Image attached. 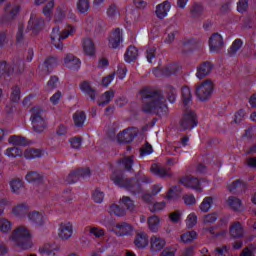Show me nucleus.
<instances>
[{
    "label": "nucleus",
    "instance_id": "obj_6",
    "mask_svg": "<svg viewBox=\"0 0 256 256\" xmlns=\"http://www.w3.org/2000/svg\"><path fill=\"white\" fill-rule=\"evenodd\" d=\"M199 124V120H197V114L189 108L184 109V114L182 119L180 120V127L183 131H191V129H195Z\"/></svg>",
    "mask_w": 256,
    "mask_h": 256
},
{
    "label": "nucleus",
    "instance_id": "obj_59",
    "mask_svg": "<svg viewBox=\"0 0 256 256\" xmlns=\"http://www.w3.org/2000/svg\"><path fill=\"white\" fill-rule=\"evenodd\" d=\"M23 41H25V26L20 24L16 33V42L22 43Z\"/></svg>",
    "mask_w": 256,
    "mask_h": 256
},
{
    "label": "nucleus",
    "instance_id": "obj_25",
    "mask_svg": "<svg viewBox=\"0 0 256 256\" xmlns=\"http://www.w3.org/2000/svg\"><path fill=\"white\" fill-rule=\"evenodd\" d=\"M230 235L234 239H239L245 235V230L240 222H234L230 226Z\"/></svg>",
    "mask_w": 256,
    "mask_h": 256
},
{
    "label": "nucleus",
    "instance_id": "obj_46",
    "mask_svg": "<svg viewBox=\"0 0 256 256\" xmlns=\"http://www.w3.org/2000/svg\"><path fill=\"white\" fill-rule=\"evenodd\" d=\"M73 119L76 127H83V123H85V119H86L85 112H82V111L76 112L73 115Z\"/></svg>",
    "mask_w": 256,
    "mask_h": 256
},
{
    "label": "nucleus",
    "instance_id": "obj_52",
    "mask_svg": "<svg viewBox=\"0 0 256 256\" xmlns=\"http://www.w3.org/2000/svg\"><path fill=\"white\" fill-rule=\"evenodd\" d=\"M218 217L219 216L217 215V213H210V214L204 215L202 223L203 225H211L215 223V221H217Z\"/></svg>",
    "mask_w": 256,
    "mask_h": 256
},
{
    "label": "nucleus",
    "instance_id": "obj_15",
    "mask_svg": "<svg viewBox=\"0 0 256 256\" xmlns=\"http://www.w3.org/2000/svg\"><path fill=\"white\" fill-rule=\"evenodd\" d=\"M165 245H167V241H165V239L160 236L153 235L150 238V251L152 253H159V251H161Z\"/></svg>",
    "mask_w": 256,
    "mask_h": 256
},
{
    "label": "nucleus",
    "instance_id": "obj_14",
    "mask_svg": "<svg viewBox=\"0 0 256 256\" xmlns=\"http://www.w3.org/2000/svg\"><path fill=\"white\" fill-rule=\"evenodd\" d=\"M150 172L153 175H156V177H160V179H167L169 177H173L171 170L158 164H152V166L150 167Z\"/></svg>",
    "mask_w": 256,
    "mask_h": 256
},
{
    "label": "nucleus",
    "instance_id": "obj_43",
    "mask_svg": "<svg viewBox=\"0 0 256 256\" xmlns=\"http://www.w3.org/2000/svg\"><path fill=\"white\" fill-rule=\"evenodd\" d=\"M13 73L11 64L7 62H0V77H9Z\"/></svg>",
    "mask_w": 256,
    "mask_h": 256
},
{
    "label": "nucleus",
    "instance_id": "obj_35",
    "mask_svg": "<svg viewBox=\"0 0 256 256\" xmlns=\"http://www.w3.org/2000/svg\"><path fill=\"white\" fill-rule=\"evenodd\" d=\"M53 9H55V1H49L42 9V13L46 20L51 21L53 19Z\"/></svg>",
    "mask_w": 256,
    "mask_h": 256
},
{
    "label": "nucleus",
    "instance_id": "obj_11",
    "mask_svg": "<svg viewBox=\"0 0 256 256\" xmlns=\"http://www.w3.org/2000/svg\"><path fill=\"white\" fill-rule=\"evenodd\" d=\"M180 183L184 185V187H188V189H194V191H198L201 193L203 191V187H201V180L193 176H185L180 180Z\"/></svg>",
    "mask_w": 256,
    "mask_h": 256
},
{
    "label": "nucleus",
    "instance_id": "obj_3",
    "mask_svg": "<svg viewBox=\"0 0 256 256\" xmlns=\"http://www.w3.org/2000/svg\"><path fill=\"white\" fill-rule=\"evenodd\" d=\"M75 31H77V28L73 25H67L62 31L59 27H54L51 33L52 45L59 51H63L62 41L71 37V35H75Z\"/></svg>",
    "mask_w": 256,
    "mask_h": 256
},
{
    "label": "nucleus",
    "instance_id": "obj_7",
    "mask_svg": "<svg viewBox=\"0 0 256 256\" xmlns=\"http://www.w3.org/2000/svg\"><path fill=\"white\" fill-rule=\"evenodd\" d=\"M213 94V82L205 80L196 86V97L199 101H207L211 99Z\"/></svg>",
    "mask_w": 256,
    "mask_h": 256
},
{
    "label": "nucleus",
    "instance_id": "obj_37",
    "mask_svg": "<svg viewBox=\"0 0 256 256\" xmlns=\"http://www.w3.org/2000/svg\"><path fill=\"white\" fill-rule=\"evenodd\" d=\"M197 237L198 234L195 231H187L180 236V241L182 243H193Z\"/></svg>",
    "mask_w": 256,
    "mask_h": 256
},
{
    "label": "nucleus",
    "instance_id": "obj_32",
    "mask_svg": "<svg viewBox=\"0 0 256 256\" xmlns=\"http://www.w3.org/2000/svg\"><path fill=\"white\" fill-rule=\"evenodd\" d=\"M118 203L125 211H135V202L129 196H123Z\"/></svg>",
    "mask_w": 256,
    "mask_h": 256
},
{
    "label": "nucleus",
    "instance_id": "obj_22",
    "mask_svg": "<svg viewBox=\"0 0 256 256\" xmlns=\"http://www.w3.org/2000/svg\"><path fill=\"white\" fill-rule=\"evenodd\" d=\"M84 233L90 237H95V239H101V237H105V229L99 228L97 226H86L84 228Z\"/></svg>",
    "mask_w": 256,
    "mask_h": 256
},
{
    "label": "nucleus",
    "instance_id": "obj_61",
    "mask_svg": "<svg viewBox=\"0 0 256 256\" xmlns=\"http://www.w3.org/2000/svg\"><path fill=\"white\" fill-rule=\"evenodd\" d=\"M177 71H179V65L177 64H170L169 66H167L163 73L164 75H175V73H177Z\"/></svg>",
    "mask_w": 256,
    "mask_h": 256
},
{
    "label": "nucleus",
    "instance_id": "obj_58",
    "mask_svg": "<svg viewBox=\"0 0 256 256\" xmlns=\"http://www.w3.org/2000/svg\"><path fill=\"white\" fill-rule=\"evenodd\" d=\"M241 47H243V41H241V39H236L230 47L229 53L231 55H235V53H237Z\"/></svg>",
    "mask_w": 256,
    "mask_h": 256
},
{
    "label": "nucleus",
    "instance_id": "obj_4",
    "mask_svg": "<svg viewBox=\"0 0 256 256\" xmlns=\"http://www.w3.org/2000/svg\"><path fill=\"white\" fill-rule=\"evenodd\" d=\"M32 128L35 133H43L47 129V118L43 114V110L39 108H33L30 117Z\"/></svg>",
    "mask_w": 256,
    "mask_h": 256
},
{
    "label": "nucleus",
    "instance_id": "obj_5",
    "mask_svg": "<svg viewBox=\"0 0 256 256\" xmlns=\"http://www.w3.org/2000/svg\"><path fill=\"white\" fill-rule=\"evenodd\" d=\"M110 179L118 187H124V189H127L133 193H139V191H141V186L135 179H125L119 176L116 172L111 175Z\"/></svg>",
    "mask_w": 256,
    "mask_h": 256
},
{
    "label": "nucleus",
    "instance_id": "obj_63",
    "mask_svg": "<svg viewBox=\"0 0 256 256\" xmlns=\"http://www.w3.org/2000/svg\"><path fill=\"white\" fill-rule=\"evenodd\" d=\"M177 253V247L175 246H170V247H166L159 256H175V254Z\"/></svg>",
    "mask_w": 256,
    "mask_h": 256
},
{
    "label": "nucleus",
    "instance_id": "obj_18",
    "mask_svg": "<svg viewBox=\"0 0 256 256\" xmlns=\"http://www.w3.org/2000/svg\"><path fill=\"white\" fill-rule=\"evenodd\" d=\"M28 221L33 223V225L41 227L47 223V218L41 212L32 211L28 213Z\"/></svg>",
    "mask_w": 256,
    "mask_h": 256
},
{
    "label": "nucleus",
    "instance_id": "obj_30",
    "mask_svg": "<svg viewBox=\"0 0 256 256\" xmlns=\"http://www.w3.org/2000/svg\"><path fill=\"white\" fill-rule=\"evenodd\" d=\"M82 48L86 55H95V43H93L91 38L83 39Z\"/></svg>",
    "mask_w": 256,
    "mask_h": 256
},
{
    "label": "nucleus",
    "instance_id": "obj_64",
    "mask_svg": "<svg viewBox=\"0 0 256 256\" xmlns=\"http://www.w3.org/2000/svg\"><path fill=\"white\" fill-rule=\"evenodd\" d=\"M190 11L193 17H199L203 13V6L201 4H194Z\"/></svg>",
    "mask_w": 256,
    "mask_h": 256
},
{
    "label": "nucleus",
    "instance_id": "obj_27",
    "mask_svg": "<svg viewBox=\"0 0 256 256\" xmlns=\"http://www.w3.org/2000/svg\"><path fill=\"white\" fill-rule=\"evenodd\" d=\"M25 179L28 183H34V185H39L43 183V174L35 171H30L26 174Z\"/></svg>",
    "mask_w": 256,
    "mask_h": 256
},
{
    "label": "nucleus",
    "instance_id": "obj_9",
    "mask_svg": "<svg viewBox=\"0 0 256 256\" xmlns=\"http://www.w3.org/2000/svg\"><path fill=\"white\" fill-rule=\"evenodd\" d=\"M58 237L62 241H67L73 237V224L71 222H62L58 228Z\"/></svg>",
    "mask_w": 256,
    "mask_h": 256
},
{
    "label": "nucleus",
    "instance_id": "obj_16",
    "mask_svg": "<svg viewBox=\"0 0 256 256\" xmlns=\"http://www.w3.org/2000/svg\"><path fill=\"white\" fill-rule=\"evenodd\" d=\"M64 65L72 71L81 69V60L73 54H67L64 58Z\"/></svg>",
    "mask_w": 256,
    "mask_h": 256
},
{
    "label": "nucleus",
    "instance_id": "obj_26",
    "mask_svg": "<svg viewBox=\"0 0 256 256\" xmlns=\"http://www.w3.org/2000/svg\"><path fill=\"white\" fill-rule=\"evenodd\" d=\"M182 101L184 103L185 109L191 107L193 104V93H191V88L188 86L182 87Z\"/></svg>",
    "mask_w": 256,
    "mask_h": 256
},
{
    "label": "nucleus",
    "instance_id": "obj_17",
    "mask_svg": "<svg viewBox=\"0 0 256 256\" xmlns=\"http://www.w3.org/2000/svg\"><path fill=\"white\" fill-rule=\"evenodd\" d=\"M45 25V20L41 16L31 14L30 20L28 21V29L32 31H41Z\"/></svg>",
    "mask_w": 256,
    "mask_h": 256
},
{
    "label": "nucleus",
    "instance_id": "obj_60",
    "mask_svg": "<svg viewBox=\"0 0 256 256\" xmlns=\"http://www.w3.org/2000/svg\"><path fill=\"white\" fill-rule=\"evenodd\" d=\"M181 193V187L179 186H173L172 188L169 189L166 199H175Z\"/></svg>",
    "mask_w": 256,
    "mask_h": 256
},
{
    "label": "nucleus",
    "instance_id": "obj_23",
    "mask_svg": "<svg viewBox=\"0 0 256 256\" xmlns=\"http://www.w3.org/2000/svg\"><path fill=\"white\" fill-rule=\"evenodd\" d=\"M59 245L55 242H48L39 248V253L42 255H55L56 251H59Z\"/></svg>",
    "mask_w": 256,
    "mask_h": 256
},
{
    "label": "nucleus",
    "instance_id": "obj_49",
    "mask_svg": "<svg viewBox=\"0 0 256 256\" xmlns=\"http://www.w3.org/2000/svg\"><path fill=\"white\" fill-rule=\"evenodd\" d=\"M119 15H121V13L119 12V8H117V5L111 4L107 8V16L109 17V19H117Z\"/></svg>",
    "mask_w": 256,
    "mask_h": 256
},
{
    "label": "nucleus",
    "instance_id": "obj_50",
    "mask_svg": "<svg viewBox=\"0 0 256 256\" xmlns=\"http://www.w3.org/2000/svg\"><path fill=\"white\" fill-rule=\"evenodd\" d=\"M229 191H243L245 184L241 180H236L228 185Z\"/></svg>",
    "mask_w": 256,
    "mask_h": 256
},
{
    "label": "nucleus",
    "instance_id": "obj_39",
    "mask_svg": "<svg viewBox=\"0 0 256 256\" xmlns=\"http://www.w3.org/2000/svg\"><path fill=\"white\" fill-rule=\"evenodd\" d=\"M4 155L9 157V159H16V157H22L23 151L17 147H10L4 151Z\"/></svg>",
    "mask_w": 256,
    "mask_h": 256
},
{
    "label": "nucleus",
    "instance_id": "obj_36",
    "mask_svg": "<svg viewBox=\"0 0 256 256\" xmlns=\"http://www.w3.org/2000/svg\"><path fill=\"white\" fill-rule=\"evenodd\" d=\"M22 155H24L25 159H38L42 153L37 148H27Z\"/></svg>",
    "mask_w": 256,
    "mask_h": 256
},
{
    "label": "nucleus",
    "instance_id": "obj_2",
    "mask_svg": "<svg viewBox=\"0 0 256 256\" xmlns=\"http://www.w3.org/2000/svg\"><path fill=\"white\" fill-rule=\"evenodd\" d=\"M33 235L31 234V230L26 226H18L13 230L10 239L13 241L16 247H20L22 251H29L33 247V240H31Z\"/></svg>",
    "mask_w": 256,
    "mask_h": 256
},
{
    "label": "nucleus",
    "instance_id": "obj_8",
    "mask_svg": "<svg viewBox=\"0 0 256 256\" xmlns=\"http://www.w3.org/2000/svg\"><path fill=\"white\" fill-rule=\"evenodd\" d=\"M112 233L117 237H131L135 233V228L127 222H120L113 226Z\"/></svg>",
    "mask_w": 256,
    "mask_h": 256
},
{
    "label": "nucleus",
    "instance_id": "obj_24",
    "mask_svg": "<svg viewBox=\"0 0 256 256\" xmlns=\"http://www.w3.org/2000/svg\"><path fill=\"white\" fill-rule=\"evenodd\" d=\"M80 89L82 93L88 95L92 101H95V97H97V90L91 86V83L84 81L80 84Z\"/></svg>",
    "mask_w": 256,
    "mask_h": 256
},
{
    "label": "nucleus",
    "instance_id": "obj_40",
    "mask_svg": "<svg viewBox=\"0 0 256 256\" xmlns=\"http://www.w3.org/2000/svg\"><path fill=\"white\" fill-rule=\"evenodd\" d=\"M10 187L13 193H16L17 195H19V193H21V189H23L24 187L23 180L19 178L12 179L10 182Z\"/></svg>",
    "mask_w": 256,
    "mask_h": 256
},
{
    "label": "nucleus",
    "instance_id": "obj_44",
    "mask_svg": "<svg viewBox=\"0 0 256 256\" xmlns=\"http://www.w3.org/2000/svg\"><path fill=\"white\" fill-rule=\"evenodd\" d=\"M10 100L13 103H19L21 100V88L19 86H13L10 93Z\"/></svg>",
    "mask_w": 256,
    "mask_h": 256
},
{
    "label": "nucleus",
    "instance_id": "obj_55",
    "mask_svg": "<svg viewBox=\"0 0 256 256\" xmlns=\"http://www.w3.org/2000/svg\"><path fill=\"white\" fill-rule=\"evenodd\" d=\"M120 164L122 165L123 169H126V171H131V167H133V156L121 159Z\"/></svg>",
    "mask_w": 256,
    "mask_h": 256
},
{
    "label": "nucleus",
    "instance_id": "obj_1",
    "mask_svg": "<svg viewBox=\"0 0 256 256\" xmlns=\"http://www.w3.org/2000/svg\"><path fill=\"white\" fill-rule=\"evenodd\" d=\"M140 99L143 100L142 111L144 113H156L157 115H167V100L163 93L153 92L149 88H143L139 92Z\"/></svg>",
    "mask_w": 256,
    "mask_h": 256
},
{
    "label": "nucleus",
    "instance_id": "obj_28",
    "mask_svg": "<svg viewBox=\"0 0 256 256\" xmlns=\"http://www.w3.org/2000/svg\"><path fill=\"white\" fill-rule=\"evenodd\" d=\"M12 213L15 217H25L29 213V205L27 203L17 204L12 208Z\"/></svg>",
    "mask_w": 256,
    "mask_h": 256
},
{
    "label": "nucleus",
    "instance_id": "obj_47",
    "mask_svg": "<svg viewBox=\"0 0 256 256\" xmlns=\"http://www.w3.org/2000/svg\"><path fill=\"white\" fill-rule=\"evenodd\" d=\"M227 203L229 207L234 209V211H239V209H241V200L235 196H230Z\"/></svg>",
    "mask_w": 256,
    "mask_h": 256
},
{
    "label": "nucleus",
    "instance_id": "obj_10",
    "mask_svg": "<svg viewBox=\"0 0 256 256\" xmlns=\"http://www.w3.org/2000/svg\"><path fill=\"white\" fill-rule=\"evenodd\" d=\"M208 43L211 53H219L223 49V36L219 33H214L210 36Z\"/></svg>",
    "mask_w": 256,
    "mask_h": 256
},
{
    "label": "nucleus",
    "instance_id": "obj_62",
    "mask_svg": "<svg viewBox=\"0 0 256 256\" xmlns=\"http://www.w3.org/2000/svg\"><path fill=\"white\" fill-rule=\"evenodd\" d=\"M229 247L228 246H222L214 249L213 255L215 256H227V253H229Z\"/></svg>",
    "mask_w": 256,
    "mask_h": 256
},
{
    "label": "nucleus",
    "instance_id": "obj_56",
    "mask_svg": "<svg viewBox=\"0 0 256 256\" xmlns=\"http://www.w3.org/2000/svg\"><path fill=\"white\" fill-rule=\"evenodd\" d=\"M8 143H10V145H25V138L13 135L8 138Z\"/></svg>",
    "mask_w": 256,
    "mask_h": 256
},
{
    "label": "nucleus",
    "instance_id": "obj_42",
    "mask_svg": "<svg viewBox=\"0 0 256 256\" xmlns=\"http://www.w3.org/2000/svg\"><path fill=\"white\" fill-rule=\"evenodd\" d=\"M5 9L8 13L9 19H15V17L19 15V11H21V7L19 5L11 6V4H8Z\"/></svg>",
    "mask_w": 256,
    "mask_h": 256
},
{
    "label": "nucleus",
    "instance_id": "obj_31",
    "mask_svg": "<svg viewBox=\"0 0 256 256\" xmlns=\"http://www.w3.org/2000/svg\"><path fill=\"white\" fill-rule=\"evenodd\" d=\"M137 57H139V50L135 46H129L124 55L125 62L133 63Z\"/></svg>",
    "mask_w": 256,
    "mask_h": 256
},
{
    "label": "nucleus",
    "instance_id": "obj_12",
    "mask_svg": "<svg viewBox=\"0 0 256 256\" xmlns=\"http://www.w3.org/2000/svg\"><path fill=\"white\" fill-rule=\"evenodd\" d=\"M171 2L169 0L163 1L155 7V15L157 19H165L169 15V11H171Z\"/></svg>",
    "mask_w": 256,
    "mask_h": 256
},
{
    "label": "nucleus",
    "instance_id": "obj_34",
    "mask_svg": "<svg viewBox=\"0 0 256 256\" xmlns=\"http://www.w3.org/2000/svg\"><path fill=\"white\" fill-rule=\"evenodd\" d=\"M113 97H115V91L108 90L104 92L100 98V102L98 103V105L100 107H105V105H109V103H111V101L113 100Z\"/></svg>",
    "mask_w": 256,
    "mask_h": 256
},
{
    "label": "nucleus",
    "instance_id": "obj_45",
    "mask_svg": "<svg viewBox=\"0 0 256 256\" xmlns=\"http://www.w3.org/2000/svg\"><path fill=\"white\" fill-rule=\"evenodd\" d=\"M13 227L11 221L7 218H0V231L1 233H9Z\"/></svg>",
    "mask_w": 256,
    "mask_h": 256
},
{
    "label": "nucleus",
    "instance_id": "obj_57",
    "mask_svg": "<svg viewBox=\"0 0 256 256\" xmlns=\"http://www.w3.org/2000/svg\"><path fill=\"white\" fill-rule=\"evenodd\" d=\"M168 101L173 103L177 99V90L174 87L168 86L166 89Z\"/></svg>",
    "mask_w": 256,
    "mask_h": 256
},
{
    "label": "nucleus",
    "instance_id": "obj_33",
    "mask_svg": "<svg viewBox=\"0 0 256 256\" xmlns=\"http://www.w3.org/2000/svg\"><path fill=\"white\" fill-rule=\"evenodd\" d=\"M108 211L110 215H115L116 217H125V215H127V211L125 210V208L121 206V204H119V202H118V205L112 204L109 207Z\"/></svg>",
    "mask_w": 256,
    "mask_h": 256
},
{
    "label": "nucleus",
    "instance_id": "obj_51",
    "mask_svg": "<svg viewBox=\"0 0 256 256\" xmlns=\"http://www.w3.org/2000/svg\"><path fill=\"white\" fill-rule=\"evenodd\" d=\"M197 225V214L195 212L190 213L186 218V226L188 229H193Z\"/></svg>",
    "mask_w": 256,
    "mask_h": 256
},
{
    "label": "nucleus",
    "instance_id": "obj_48",
    "mask_svg": "<svg viewBox=\"0 0 256 256\" xmlns=\"http://www.w3.org/2000/svg\"><path fill=\"white\" fill-rule=\"evenodd\" d=\"M11 71L12 73H16V75L23 73V71H25V63L21 60L16 61L15 63L11 64Z\"/></svg>",
    "mask_w": 256,
    "mask_h": 256
},
{
    "label": "nucleus",
    "instance_id": "obj_41",
    "mask_svg": "<svg viewBox=\"0 0 256 256\" xmlns=\"http://www.w3.org/2000/svg\"><path fill=\"white\" fill-rule=\"evenodd\" d=\"M212 205H213V197L208 196L203 199L202 203L199 206V209L200 211H202V213H207L211 209Z\"/></svg>",
    "mask_w": 256,
    "mask_h": 256
},
{
    "label": "nucleus",
    "instance_id": "obj_21",
    "mask_svg": "<svg viewBox=\"0 0 256 256\" xmlns=\"http://www.w3.org/2000/svg\"><path fill=\"white\" fill-rule=\"evenodd\" d=\"M213 71V65L210 62H204L197 67V79H205Z\"/></svg>",
    "mask_w": 256,
    "mask_h": 256
},
{
    "label": "nucleus",
    "instance_id": "obj_54",
    "mask_svg": "<svg viewBox=\"0 0 256 256\" xmlns=\"http://www.w3.org/2000/svg\"><path fill=\"white\" fill-rule=\"evenodd\" d=\"M66 15H67V10L65 9V6L57 7L56 8V14H55L56 23L61 21V19H65Z\"/></svg>",
    "mask_w": 256,
    "mask_h": 256
},
{
    "label": "nucleus",
    "instance_id": "obj_29",
    "mask_svg": "<svg viewBox=\"0 0 256 256\" xmlns=\"http://www.w3.org/2000/svg\"><path fill=\"white\" fill-rule=\"evenodd\" d=\"M147 223L149 231L152 233H157L159 231V225H161V218L156 215L150 216L147 220Z\"/></svg>",
    "mask_w": 256,
    "mask_h": 256
},
{
    "label": "nucleus",
    "instance_id": "obj_19",
    "mask_svg": "<svg viewBox=\"0 0 256 256\" xmlns=\"http://www.w3.org/2000/svg\"><path fill=\"white\" fill-rule=\"evenodd\" d=\"M134 244L138 249H145L149 245V235L145 231H137L134 239Z\"/></svg>",
    "mask_w": 256,
    "mask_h": 256
},
{
    "label": "nucleus",
    "instance_id": "obj_20",
    "mask_svg": "<svg viewBox=\"0 0 256 256\" xmlns=\"http://www.w3.org/2000/svg\"><path fill=\"white\" fill-rule=\"evenodd\" d=\"M121 44V29L116 28L112 31L108 38V46L110 49H117Z\"/></svg>",
    "mask_w": 256,
    "mask_h": 256
},
{
    "label": "nucleus",
    "instance_id": "obj_13",
    "mask_svg": "<svg viewBox=\"0 0 256 256\" xmlns=\"http://www.w3.org/2000/svg\"><path fill=\"white\" fill-rule=\"evenodd\" d=\"M137 136V130L135 128H127L117 135L119 143H131Z\"/></svg>",
    "mask_w": 256,
    "mask_h": 256
},
{
    "label": "nucleus",
    "instance_id": "obj_38",
    "mask_svg": "<svg viewBox=\"0 0 256 256\" xmlns=\"http://www.w3.org/2000/svg\"><path fill=\"white\" fill-rule=\"evenodd\" d=\"M76 9L81 14H85L91 9V3L89 0H78L76 2Z\"/></svg>",
    "mask_w": 256,
    "mask_h": 256
},
{
    "label": "nucleus",
    "instance_id": "obj_53",
    "mask_svg": "<svg viewBox=\"0 0 256 256\" xmlns=\"http://www.w3.org/2000/svg\"><path fill=\"white\" fill-rule=\"evenodd\" d=\"M166 203L165 202H155L149 204L148 209L151 213H157V211H163L165 209Z\"/></svg>",
    "mask_w": 256,
    "mask_h": 256
}]
</instances>
